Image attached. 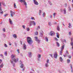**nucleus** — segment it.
Masks as SVG:
<instances>
[{"label": "nucleus", "mask_w": 73, "mask_h": 73, "mask_svg": "<svg viewBox=\"0 0 73 73\" xmlns=\"http://www.w3.org/2000/svg\"><path fill=\"white\" fill-rule=\"evenodd\" d=\"M11 58L12 60H11V62L13 66L15 67V65H16L15 63H16V62L19 61V59L18 58L16 59V56L13 54H12L11 55Z\"/></svg>", "instance_id": "f257e3e1"}, {"label": "nucleus", "mask_w": 73, "mask_h": 73, "mask_svg": "<svg viewBox=\"0 0 73 73\" xmlns=\"http://www.w3.org/2000/svg\"><path fill=\"white\" fill-rule=\"evenodd\" d=\"M27 41L29 45H32L33 43V40L31 37H28L27 38Z\"/></svg>", "instance_id": "f03ea898"}, {"label": "nucleus", "mask_w": 73, "mask_h": 73, "mask_svg": "<svg viewBox=\"0 0 73 73\" xmlns=\"http://www.w3.org/2000/svg\"><path fill=\"white\" fill-rule=\"evenodd\" d=\"M32 24L34 26H35L36 25V23L33 21H31L30 22V26H32Z\"/></svg>", "instance_id": "7ed1b4c3"}, {"label": "nucleus", "mask_w": 73, "mask_h": 73, "mask_svg": "<svg viewBox=\"0 0 73 73\" xmlns=\"http://www.w3.org/2000/svg\"><path fill=\"white\" fill-rule=\"evenodd\" d=\"M10 12L11 13L10 16H11V17H13V15H15V13L13 12L12 10L10 11Z\"/></svg>", "instance_id": "20e7f679"}, {"label": "nucleus", "mask_w": 73, "mask_h": 73, "mask_svg": "<svg viewBox=\"0 0 73 73\" xmlns=\"http://www.w3.org/2000/svg\"><path fill=\"white\" fill-rule=\"evenodd\" d=\"M64 49V45L62 46L61 47V50L60 52V55H62V50Z\"/></svg>", "instance_id": "39448f33"}, {"label": "nucleus", "mask_w": 73, "mask_h": 73, "mask_svg": "<svg viewBox=\"0 0 73 73\" xmlns=\"http://www.w3.org/2000/svg\"><path fill=\"white\" fill-rule=\"evenodd\" d=\"M66 56L68 57V58H71V56L70 55H67V54H66L65 55H63V56H64V57H66Z\"/></svg>", "instance_id": "423d86ee"}, {"label": "nucleus", "mask_w": 73, "mask_h": 73, "mask_svg": "<svg viewBox=\"0 0 73 73\" xmlns=\"http://www.w3.org/2000/svg\"><path fill=\"white\" fill-rule=\"evenodd\" d=\"M23 4H24V5H25V7L26 8H27V3H26V2H25V1L24 0L23 2Z\"/></svg>", "instance_id": "0eeeda50"}, {"label": "nucleus", "mask_w": 73, "mask_h": 73, "mask_svg": "<svg viewBox=\"0 0 73 73\" xmlns=\"http://www.w3.org/2000/svg\"><path fill=\"white\" fill-rule=\"evenodd\" d=\"M28 55L29 57H31L32 56V53L31 52H29L28 53Z\"/></svg>", "instance_id": "6e6552de"}, {"label": "nucleus", "mask_w": 73, "mask_h": 73, "mask_svg": "<svg viewBox=\"0 0 73 73\" xmlns=\"http://www.w3.org/2000/svg\"><path fill=\"white\" fill-rule=\"evenodd\" d=\"M50 36H54V33L52 31H51L50 32V33L49 34Z\"/></svg>", "instance_id": "1a4fd4ad"}, {"label": "nucleus", "mask_w": 73, "mask_h": 73, "mask_svg": "<svg viewBox=\"0 0 73 73\" xmlns=\"http://www.w3.org/2000/svg\"><path fill=\"white\" fill-rule=\"evenodd\" d=\"M23 48L24 50H25V49H27V46L25 44V43H24L23 44Z\"/></svg>", "instance_id": "9d476101"}, {"label": "nucleus", "mask_w": 73, "mask_h": 73, "mask_svg": "<svg viewBox=\"0 0 73 73\" xmlns=\"http://www.w3.org/2000/svg\"><path fill=\"white\" fill-rule=\"evenodd\" d=\"M34 3L35 5H38V2H37L36 0H33Z\"/></svg>", "instance_id": "9b49d317"}, {"label": "nucleus", "mask_w": 73, "mask_h": 73, "mask_svg": "<svg viewBox=\"0 0 73 73\" xmlns=\"http://www.w3.org/2000/svg\"><path fill=\"white\" fill-rule=\"evenodd\" d=\"M35 38L36 40V41H37L38 42V43H40V41L38 40V39L37 38V37L35 36Z\"/></svg>", "instance_id": "f8f14e48"}, {"label": "nucleus", "mask_w": 73, "mask_h": 73, "mask_svg": "<svg viewBox=\"0 0 73 73\" xmlns=\"http://www.w3.org/2000/svg\"><path fill=\"white\" fill-rule=\"evenodd\" d=\"M41 55L40 54H38L37 56V57H38V60L39 61H40V58H41Z\"/></svg>", "instance_id": "ddd939ff"}, {"label": "nucleus", "mask_w": 73, "mask_h": 73, "mask_svg": "<svg viewBox=\"0 0 73 73\" xmlns=\"http://www.w3.org/2000/svg\"><path fill=\"white\" fill-rule=\"evenodd\" d=\"M70 66L71 68V72H72V73H73V68L72 67V64H70Z\"/></svg>", "instance_id": "4468645a"}, {"label": "nucleus", "mask_w": 73, "mask_h": 73, "mask_svg": "<svg viewBox=\"0 0 73 73\" xmlns=\"http://www.w3.org/2000/svg\"><path fill=\"white\" fill-rule=\"evenodd\" d=\"M45 66L46 68H48L49 66V64L48 63H45Z\"/></svg>", "instance_id": "2eb2a0df"}, {"label": "nucleus", "mask_w": 73, "mask_h": 73, "mask_svg": "<svg viewBox=\"0 0 73 73\" xmlns=\"http://www.w3.org/2000/svg\"><path fill=\"white\" fill-rule=\"evenodd\" d=\"M9 20L10 24L12 25L13 24V23H12V20H11V19H9Z\"/></svg>", "instance_id": "dca6fc26"}, {"label": "nucleus", "mask_w": 73, "mask_h": 73, "mask_svg": "<svg viewBox=\"0 0 73 73\" xmlns=\"http://www.w3.org/2000/svg\"><path fill=\"white\" fill-rule=\"evenodd\" d=\"M56 34V35L57 37V38H60V37H59V35H60V34H58V33H57Z\"/></svg>", "instance_id": "f3484780"}, {"label": "nucleus", "mask_w": 73, "mask_h": 73, "mask_svg": "<svg viewBox=\"0 0 73 73\" xmlns=\"http://www.w3.org/2000/svg\"><path fill=\"white\" fill-rule=\"evenodd\" d=\"M57 56H58V55L57 54V53L55 52V58H57Z\"/></svg>", "instance_id": "a211bd4d"}, {"label": "nucleus", "mask_w": 73, "mask_h": 73, "mask_svg": "<svg viewBox=\"0 0 73 73\" xmlns=\"http://www.w3.org/2000/svg\"><path fill=\"white\" fill-rule=\"evenodd\" d=\"M59 60L61 62H62V61H63V59L62 58V57H60L59 58Z\"/></svg>", "instance_id": "6ab92c4d"}, {"label": "nucleus", "mask_w": 73, "mask_h": 73, "mask_svg": "<svg viewBox=\"0 0 73 73\" xmlns=\"http://www.w3.org/2000/svg\"><path fill=\"white\" fill-rule=\"evenodd\" d=\"M3 66H4V64L3 63H2L0 65V68H3Z\"/></svg>", "instance_id": "aec40b11"}, {"label": "nucleus", "mask_w": 73, "mask_h": 73, "mask_svg": "<svg viewBox=\"0 0 73 73\" xmlns=\"http://www.w3.org/2000/svg\"><path fill=\"white\" fill-rule=\"evenodd\" d=\"M42 33H40V37H42V35H43V32L42 31H41Z\"/></svg>", "instance_id": "412c9836"}, {"label": "nucleus", "mask_w": 73, "mask_h": 73, "mask_svg": "<svg viewBox=\"0 0 73 73\" xmlns=\"http://www.w3.org/2000/svg\"><path fill=\"white\" fill-rule=\"evenodd\" d=\"M57 29L58 31H60V28L59 26H58L57 27Z\"/></svg>", "instance_id": "4be33fe9"}, {"label": "nucleus", "mask_w": 73, "mask_h": 73, "mask_svg": "<svg viewBox=\"0 0 73 73\" xmlns=\"http://www.w3.org/2000/svg\"><path fill=\"white\" fill-rule=\"evenodd\" d=\"M45 40L47 42H48V37H45Z\"/></svg>", "instance_id": "5701e85b"}, {"label": "nucleus", "mask_w": 73, "mask_h": 73, "mask_svg": "<svg viewBox=\"0 0 73 73\" xmlns=\"http://www.w3.org/2000/svg\"><path fill=\"white\" fill-rule=\"evenodd\" d=\"M13 37L15 38H17V36H16V34L13 35Z\"/></svg>", "instance_id": "b1692460"}, {"label": "nucleus", "mask_w": 73, "mask_h": 73, "mask_svg": "<svg viewBox=\"0 0 73 73\" xmlns=\"http://www.w3.org/2000/svg\"><path fill=\"white\" fill-rule=\"evenodd\" d=\"M39 29H40V26H38L37 28L36 29V31H38Z\"/></svg>", "instance_id": "393cba45"}, {"label": "nucleus", "mask_w": 73, "mask_h": 73, "mask_svg": "<svg viewBox=\"0 0 73 73\" xmlns=\"http://www.w3.org/2000/svg\"><path fill=\"white\" fill-rule=\"evenodd\" d=\"M56 43L57 46H58V47L60 46V44H59V43L58 42H56Z\"/></svg>", "instance_id": "a878e982"}, {"label": "nucleus", "mask_w": 73, "mask_h": 73, "mask_svg": "<svg viewBox=\"0 0 73 73\" xmlns=\"http://www.w3.org/2000/svg\"><path fill=\"white\" fill-rule=\"evenodd\" d=\"M66 9H64V14H66Z\"/></svg>", "instance_id": "bb28decb"}, {"label": "nucleus", "mask_w": 73, "mask_h": 73, "mask_svg": "<svg viewBox=\"0 0 73 73\" xmlns=\"http://www.w3.org/2000/svg\"><path fill=\"white\" fill-rule=\"evenodd\" d=\"M14 7L15 8H17V6H16V3H14Z\"/></svg>", "instance_id": "cd10ccee"}, {"label": "nucleus", "mask_w": 73, "mask_h": 73, "mask_svg": "<svg viewBox=\"0 0 73 73\" xmlns=\"http://www.w3.org/2000/svg\"><path fill=\"white\" fill-rule=\"evenodd\" d=\"M7 51H5L4 52V54L5 55V56H7L8 54H7Z\"/></svg>", "instance_id": "c85d7f7f"}, {"label": "nucleus", "mask_w": 73, "mask_h": 73, "mask_svg": "<svg viewBox=\"0 0 73 73\" xmlns=\"http://www.w3.org/2000/svg\"><path fill=\"white\" fill-rule=\"evenodd\" d=\"M42 16L43 17H44L45 16V13H44L42 14Z\"/></svg>", "instance_id": "c756f323"}, {"label": "nucleus", "mask_w": 73, "mask_h": 73, "mask_svg": "<svg viewBox=\"0 0 73 73\" xmlns=\"http://www.w3.org/2000/svg\"><path fill=\"white\" fill-rule=\"evenodd\" d=\"M49 59H47L46 60V63L47 64H49Z\"/></svg>", "instance_id": "7c9ffc66"}, {"label": "nucleus", "mask_w": 73, "mask_h": 73, "mask_svg": "<svg viewBox=\"0 0 73 73\" xmlns=\"http://www.w3.org/2000/svg\"><path fill=\"white\" fill-rule=\"evenodd\" d=\"M67 62L68 63H70V59H68L67 60Z\"/></svg>", "instance_id": "2f4dec72"}, {"label": "nucleus", "mask_w": 73, "mask_h": 73, "mask_svg": "<svg viewBox=\"0 0 73 73\" xmlns=\"http://www.w3.org/2000/svg\"><path fill=\"white\" fill-rule=\"evenodd\" d=\"M58 72L59 73H62V70H58Z\"/></svg>", "instance_id": "473e14b6"}, {"label": "nucleus", "mask_w": 73, "mask_h": 73, "mask_svg": "<svg viewBox=\"0 0 73 73\" xmlns=\"http://www.w3.org/2000/svg\"><path fill=\"white\" fill-rule=\"evenodd\" d=\"M35 35H38V32L37 31H36L35 33Z\"/></svg>", "instance_id": "72a5a7b5"}, {"label": "nucleus", "mask_w": 73, "mask_h": 73, "mask_svg": "<svg viewBox=\"0 0 73 73\" xmlns=\"http://www.w3.org/2000/svg\"><path fill=\"white\" fill-rule=\"evenodd\" d=\"M20 2H21V3H23V2L24 1V0H19Z\"/></svg>", "instance_id": "f704fd0d"}, {"label": "nucleus", "mask_w": 73, "mask_h": 73, "mask_svg": "<svg viewBox=\"0 0 73 73\" xmlns=\"http://www.w3.org/2000/svg\"><path fill=\"white\" fill-rule=\"evenodd\" d=\"M71 45H72V48L73 50V43L72 42H71Z\"/></svg>", "instance_id": "c9c22d12"}, {"label": "nucleus", "mask_w": 73, "mask_h": 73, "mask_svg": "<svg viewBox=\"0 0 73 73\" xmlns=\"http://www.w3.org/2000/svg\"><path fill=\"white\" fill-rule=\"evenodd\" d=\"M31 20H35V18H34L33 17H31Z\"/></svg>", "instance_id": "e433bc0d"}, {"label": "nucleus", "mask_w": 73, "mask_h": 73, "mask_svg": "<svg viewBox=\"0 0 73 73\" xmlns=\"http://www.w3.org/2000/svg\"><path fill=\"white\" fill-rule=\"evenodd\" d=\"M4 46L6 48H7L8 47V45H7L6 44H4Z\"/></svg>", "instance_id": "4c0bfd02"}, {"label": "nucleus", "mask_w": 73, "mask_h": 73, "mask_svg": "<svg viewBox=\"0 0 73 73\" xmlns=\"http://www.w3.org/2000/svg\"><path fill=\"white\" fill-rule=\"evenodd\" d=\"M2 4H3V6H4V7H5V6H6L5 4V3H4V2H2Z\"/></svg>", "instance_id": "58836bf2"}, {"label": "nucleus", "mask_w": 73, "mask_h": 73, "mask_svg": "<svg viewBox=\"0 0 73 73\" xmlns=\"http://www.w3.org/2000/svg\"><path fill=\"white\" fill-rule=\"evenodd\" d=\"M48 3L50 4V5H52V3H51V2L49 1H48Z\"/></svg>", "instance_id": "ea45409f"}, {"label": "nucleus", "mask_w": 73, "mask_h": 73, "mask_svg": "<svg viewBox=\"0 0 73 73\" xmlns=\"http://www.w3.org/2000/svg\"><path fill=\"white\" fill-rule=\"evenodd\" d=\"M41 10H40L39 11V15H41Z\"/></svg>", "instance_id": "a19ab883"}, {"label": "nucleus", "mask_w": 73, "mask_h": 73, "mask_svg": "<svg viewBox=\"0 0 73 73\" xmlns=\"http://www.w3.org/2000/svg\"><path fill=\"white\" fill-rule=\"evenodd\" d=\"M48 24H49V25H50V26H51V25H52V23H51V22H49L48 23Z\"/></svg>", "instance_id": "79ce46f5"}, {"label": "nucleus", "mask_w": 73, "mask_h": 73, "mask_svg": "<svg viewBox=\"0 0 73 73\" xmlns=\"http://www.w3.org/2000/svg\"><path fill=\"white\" fill-rule=\"evenodd\" d=\"M23 66L24 65L22 64L21 65V68H23Z\"/></svg>", "instance_id": "37998d69"}, {"label": "nucleus", "mask_w": 73, "mask_h": 73, "mask_svg": "<svg viewBox=\"0 0 73 73\" xmlns=\"http://www.w3.org/2000/svg\"><path fill=\"white\" fill-rule=\"evenodd\" d=\"M27 31H30V29L28 28H27Z\"/></svg>", "instance_id": "c03bdc74"}, {"label": "nucleus", "mask_w": 73, "mask_h": 73, "mask_svg": "<svg viewBox=\"0 0 73 73\" xmlns=\"http://www.w3.org/2000/svg\"><path fill=\"white\" fill-rule=\"evenodd\" d=\"M0 56L2 58H3V55L2 54H0Z\"/></svg>", "instance_id": "a18cd8bd"}, {"label": "nucleus", "mask_w": 73, "mask_h": 73, "mask_svg": "<svg viewBox=\"0 0 73 73\" xmlns=\"http://www.w3.org/2000/svg\"><path fill=\"white\" fill-rule=\"evenodd\" d=\"M22 27L23 29H25V26L24 25H23L22 26Z\"/></svg>", "instance_id": "49530a36"}, {"label": "nucleus", "mask_w": 73, "mask_h": 73, "mask_svg": "<svg viewBox=\"0 0 73 73\" xmlns=\"http://www.w3.org/2000/svg\"><path fill=\"white\" fill-rule=\"evenodd\" d=\"M17 52H18V53H20V52H19V49H17Z\"/></svg>", "instance_id": "de8ad7c7"}, {"label": "nucleus", "mask_w": 73, "mask_h": 73, "mask_svg": "<svg viewBox=\"0 0 73 73\" xmlns=\"http://www.w3.org/2000/svg\"><path fill=\"white\" fill-rule=\"evenodd\" d=\"M8 14H5L4 15V16L5 17H6V16H8Z\"/></svg>", "instance_id": "09e8293b"}, {"label": "nucleus", "mask_w": 73, "mask_h": 73, "mask_svg": "<svg viewBox=\"0 0 73 73\" xmlns=\"http://www.w3.org/2000/svg\"><path fill=\"white\" fill-rule=\"evenodd\" d=\"M49 55L51 57H52V58H53V56H52V54H50Z\"/></svg>", "instance_id": "8fccbe9b"}, {"label": "nucleus", "mask_w": 73, "mask_h": 73, "mask_svg": "<svg viewBox=\"0 0 73 73\" xmlns=\"http://www.w3.org/2000/svg\"><path fill=\"white\" fill-rule=\"evenodd\" d=\"M63 42H64L65 43L66 42V40H65V39L63 40Z\"/></svg>", "instance_id": "3c124183"}, {"label": "nucleus", "mask_w": 73, "mask_h": 73, "mask_svg": "<svg viewBox=\"0 0 73 73\" xmlns=\"http://www.w3.org/2000/svg\"><path fill=\"white\" fill-rule=\"evenodd\" d=\"M1 12H0V13L1 14H3V11H0Z\"/></svg>", "instance_id": "603ef678"}, {"label": "nucleus", "mask_w": 73, "mask_h": 73, "mask_svg": "<svg viewBox=\"0 0 73 73\" xmlns=\"http://www.w3.org/2000/svg\"><path fill=\"white\" fill-rule=\"evenodd\" d=\"M68 10L69 11H71V9H70V8L69 7H68Z\"/></svg>", "instance_id": "864d4df0"}, {"label": "nucleus", "mask_w": 73, "mask_h": 73, "mask_svg": "<svg viewBox=\"0 0 73 73\" xmlns=\"http://www.w3.org/2000/svg\"><path fill=\"white\" fill-rule=\"evenodd\" d=\"M66 53L68 54H69V52H68V50H66Z\"/></svg>", "instance_id": "5fc2aeb1"}, {"label": "nucleus", "mask_w": 73, "mask_h": 73, "mask_svg": "<svg viewBox=\"0 0 73 73\" xmlns=\"http://www.w3.org/2000/svg\"><path fill=\"white\" fill-rule=\"evenodd\" d=\"M50 19H52V15H50Z\"/></svg>", "instance_id": "6e6d98bb"}, {"label": "nucleus", "mask_w": 73, "mask_h": 73, "mask_svg": "<svg viewBox=\"0 0 73 73\" xmlns=\"http://www.w3.org/2000/svg\"><path fill=\"white\" fill-rule=\"evenodd\" d=\"M2 61L3 60H2L1 59H0V64H1V62H2Z\"/></svg>", "instance_id": "4d7b16f0"}, {"label": "nucleus", "mask_w": 73, "mask_h": 73, "mask_svg": "<svg viewBox=\"0 0 73 73\" xmlns=\"http://www.w3.org/2000/svg\"><path fill=\"white\" fill-rule=\"evenodd\" d=\"M55 40L56 41H58V39L57 38H55Z\"/></svg>", "instance_id": "13d9d810"}, {"label": "nucleus", "mask_w": 73, "mask_h": 73, "mask_svg": "<svg viewBox=\"0 0 73 73\" xmlns=\"http://www.w3.org/2000/svg\"><path fill=\"white\" fill-rule=\"evenodd\" d=\"M3 36L4 37H5V35L3 34Z\"/></svg>", "instance_id": "bf43d9fd"}, {"label": "nucleus", "mask_w": 73, "mask_h": 73, "mask_svg": "<svg viewBox=\"0 0 73 73\" xmlns=\"http://www.w3.org/2000/svg\"><path fill=\"white\" fill-rule=\"evenodd\" d=\"M64 6H65V7H66V6H67V4L66 3V4H65Z\"/></svg>", "instance_id": "052dcab7"}, {"label": "nucleus", "mask_w": 73, "mask_h": 73, "mask_svg": "<svg viewBox=\"0 0 73 73\" xmlns=\"http://www.w3.org/2000/svg\"><path fill=\"white\" fill-rule=\"evenodd\" d=\"M53 16H54V17H55V13H54V14H53Z\"/></svg>", "instance_id": "680f3d73"}, {"label": "nucleus", "mask_w": 73, "mask_h": 73, "mask_svg": "<svg viewBox=\"0 0 73 73\" xmlns=\"http://www.w3.org/2000/svg\"><path fill=\"white\" fill-rule=\"evenodd\" d=\"M3 32H5V29H3Z\"/></svg>", "instance_id": "e2e57ef3"}, {"label": "nucleus", "mask_w": 73, "mask_h": 73, "mask_svg": "<svg viewBox=\"0 0 73 73\" xmlns=\"http://www.w3.org/2000/svg\"><path fill=\"white\" fill-rule=\"evenodd\" d=\"M20 64H22V62H21V61H20Z\"/></svg>", "instance_id": "0e129e2a"}, {"label": "nucleus", "mask_w": 73, "mask_h": 73, "mask_svg": "<svg viewBox=\"0 0 73 73\" xmlns=\"http://www.w3.org/2000/svg\"><path fill=\"white\" fill-rule=\"evenodd\" d=\"M69 35H71V33L70 32H69Z\"/></svg>", "instance_id": "69168bd1"}, {"label": "nucleus", "mask_w": 73, "mask_h": 73, "mask_svg": "<svg viewBox=\"0 0 73 73\" xmlns=\"http://www.w3.org/2000/svg\"><path fill=\"white\" fill-rule=\"evenodd\" d=\"M68 28H71V25L69 26H68Z\"/></svg>", "instance_id": "338daca9"}, {"label": "nucleus", "mask_w": 73, "mask_h": 73, "mask_svg": "<svg viewBox=\"0 0 73 73\" xmlns=\"http://www.w3.org/2000/svg\"><path fill=\"white\" fill-rule=\"evenodd\" d=\"M54 58H55V53L54 54Z\"/></svg>", "instance_id": "774afa93"}]
</instances>
